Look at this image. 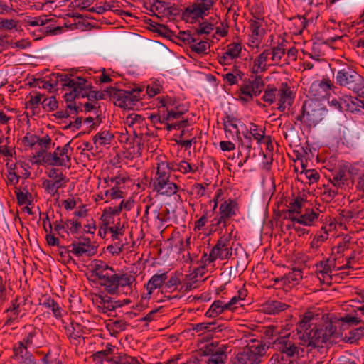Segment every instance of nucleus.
Masks as SVG:
<instances>
[{
	"label": "nucleus",
	"instance_id": "1",
	"mask_svg": "<svg viewBox=\"0 0 364 364\" xmlns=\"http://www.w3.org/2000/svg\"><path fill=\"white\" fill-rule=\"evenodd\" d=\"M314 314L311 311L305 313L296 326V331L299 345L308 348L307 352H311L314 349L318 351L324 347V344L331 341L332 338H338L337 328L340 322L346 324H358L362 321L359 317L352 315H346L340 319H328V317H322V322L311 328Z\"/></svg>",
	"mask_w": 364,
	"mask_h": 364
},
{
	"label": "nucleus",
	"instance_id": "2",
	"mask_svg": "<svg viewBox=\"0 0 364 364\" xmlns=\"http://www.w3.org/2000/svg\"><path fill=\"white\" fill-rule=\"evenodd\" d=\"M92 273L99 279L100 285L112 295L130 294L136 281L135 277L130 273L117 274L112 267L102 261L95 263Z\"/></svg>",
	"mask_w": 364,
	"mask_h": 364
},
{
	"label": "nucleus",
	"instance_id": "3",
	"mask_svg": "<svg viewBox=\"0 0 364 364\" xmlns=\"http://www.w3.org/2000/svg\"><path fill=\"white\" fill-rule=\"evenodd\" d=\"M336 83L353 90L359 95H364V79L353 67L345 65L336 74Z\"/></svg>",
	"mask_w": 364,
	"mask_h": 364
},
{
	"label": "nucleus",
	"instance_id": "4",
	"mask_svg": "<svg viewBox=\"0 0 364 364\" xmlns=\"http://www.w3.org/2000/svg\"><path fill=\"white\" fill-rule=\"evenodd\" d=\"M141 89L136 88L130 91L109 87V97L114 105L123 109H131L141 97Z\"/></svg>",
	"mask_w": 364,
	"mask_h": 364
},
{
	"label": "nucleus",
	"instance_id": "5",
	"mask_svg": "<svg viewBox=\"0 0 364 364\" xmlns=\"http://www.w3.org/2000/svg\"><path fill=\"white\" fill-rule=\"evenodd\" d=\"M170 172L162 168L157 164V171L154 180V190L161 195L171 196L177 193L178 186L173 182L170 181Z\"/></svg>",
	"mask_w": 364,
	"mask_h": 364
},
{
	"label": "nucleus",
	"instance_id": "6",
	"mask_svg": "<svg viewBox=\"0 0 364 364\" xmlns=\"http://www.w3.org/2000/svg\"><path fill=\"white\" fill-rule=\"evenodd\" d=\"M232 231L233 230L232 229L228 235H224L218 239L217 243L212 248L206 261L211 263L218 258L227 259L231 257L232 250L230 247V242L232 239Z\"/></svg>",
	"mask_w": 364,
	"mask_h": 364
},
{
	"label": "nucleus",
	"instance_id": "7",
	"mask_svg": "<svg viewBox=\"0 0 364 364\" xmlns=\"http://www.w3.org/2000/svg\"><path fill=\"white\" fill-rule=\"evenodd\" d=\"M264 86V82L259 76H256L252 80L245 81L244 85L240 89V100L245 102H250L253 97L257 96L262 92Z\"/></svg>",
	"mask_w": 364,
	"mask_h": 364
},
{
	"label": "nucleus",
	"instance_id": "8",
	"mask_svg": "<svg viewBox=\"0 0 364 364\" xmlns=\"http://www.w3.org/2000/svg\"><path fill=\"white\" fill-rule=\"evenodd\" d=\"M266 346L256 339H251L244 349L243 354L250 364H259L266 353Z\"/></svg>",
	"mask_w": 364,
	"mask_h": 364
},
{
	"label": "nucleus",
	"instance_id": "9",
	"mask_svg": "<svg viewBox=\"0 0 364 364\" xmlns=\"http://www.w3.org/2000/svg\"><path fill=\"white\" fill-rule=\"evenodd\" d=\"M213 8V1L210 0H196L186 8L183 16L191 17L193 19L203 18Z\"/></svg>",
	"mask_w": 364,
	"mask_h": 364
},
{
	"label": "nucleus",
	"instance_id": "10",
	"mask_svg": "<svg viewBox=\"0 0 364 364\" xmlns=\"http://www.w3.org/2000/svg\"><path fill=\"white\" fill-rule=\"evenodd\" d=\"M303 112L306 113L304 122L309 125H316L322 119V108L316 100H306L303 105Z\"/></svg>",
	"mask_w": 364,
	"mask_h": 364
},
{
	"label": "nucleus",
	"instance_id": "11",
	"mask_svg": "<svg viewBox=\"0 0 364 364\" xmlns=\"http://www.w3.org/2000/svg\"><path fill=\"white\" fill-rule=\"evenodd\" d=\"M68 252L81 257L83 255L91 256L96 253V247L92 245L90 239L80 237L77 241H73L69 246Z\"/></svg>",
	"mask_w": 364,
	"mask_h": 364
},
{
	"label": "nucleus",
	"instance_id": "12",
	"mask_svg": "<svg viewBox=\"0 0 364 364\" xmlns=\"http://www.w3.org/2000/svg\"><path fill=\"white\" fill-rule=\"evenodd\" d=\"M83 78L75 77L72 80H69L67 84H63L62 88L65 91L63 95L66 102H75V99L81 97Z\"/></svg>",
	"mask_w": 364,
	"mask_h": 364
},
{
	"label": "nucleus",
	"instance_id": "13",
	"mask_svg": "<svg viewBox=\"0 0 364 364\" xmlns=\"http://www.w3.org/2000/svg\"><path fill=\"white\" fill-rule=\"evenodd\" d=\"M158 164L161 166L162 168H164L166 171H179L183 174H186L188 173H194L196 172L198 168L195 165H191L188 162L182 160L179 162L172 161V162H166L161 161L158 163Z\"/></svg>",
	"mask_w": 364,
	"mask_h": 364
},
{
	"label": "nucleus",
	"instance_id": "14",
	"mask_svg": "<svg viewBox=\"0 0 364 364\" xmlns=\"http://www.w3.org/2000/svg\"><path fill=\"white\" fill-rule=\"evenodd\" d=\"M82 85V84L80 85ZM92 86L90 82H88L86 79L83 78L82 80V97H86L89 101L100 100L105 99L109 95V87L102 91H95L92 90Z\"/></svg>",
	"mask_w": 364,
	"mask_h": 364
},
{
	"label": "nucleus",
	"instance_id": "15",
	"mask_svg": "<svg viewBox=\"0 0 364 364\" xmlns=\"http://www.w3.org/2000/svg\"><path fill=\"white\" fill-rule=\"evenodd\" d=\"M279 95L278 109L281 112H284L287 107H290L292 105L294 96L287 83L282 85V87L279 90Z\"/></svg>",
	"mask_w": 364,
	"mask_h": 364
},
{
	"label": "nucleus",
	"instance_id": "16",
	"mask_svg": "<svg viewBox=\"0 0 364 364\" xmlns=\"http://www.w3.org/2000/svg\"><path fill=\"white\" fill-rule=\"evenodd\" d=\"M305 200L300 196L292 199L289 204L288 209L285 211V218L295 222L296 218L301 213Z\"/></svg>",
	"mask_w": 364,
	"mask_h": 364
},
{
	"label": "nucleus",
	"instance_id": "17",
	"mask_svg": "<svg viewBox=\"0 0 364 364\" xmlns=\"http://www.w3.org/2000/svg\"><path fill=\"white\" fill-rule=\"evenodd\" d=\"M27 347L28 346H26L24 342H18V346L14 348V355L21 363L36 364L35 359L33 355L27 350Z\"/></svg>",
	"mask_w": 364,
	"mask_h": 364
},
{
	"label": "nucleus",
	"instance_id": "18",
	"mask_svg": "<svg viewBox=\"0 0 364 364\" xmlns=\"http://www.w3.org/2000/svg\"><path fill=\"white\" fill-rule=\"evenodd\" d=\"M275 343L282 345L281 351L289 358L299 354V348L294 343L291 341L289 337L284 336L277 338Z\"/></svg>",
	"mask_w": 364,
	"mask_h": 364
},
{
	"label": "nucleus",
	"instance_id": "19",
	"mask_svg": "<svg viewBox=\"0 0 364 364\" xmlns=\"http://www.w3.org/2000/svg\"><path fill=\"white\" fill-rule=\"evenodd\" d=\"M167 272L153 275L145 285L148 295H151L154 290L161 288L167 279Z\"/></svg>",
	"mask_w": 364,
	"mask_h": 364
},
{
	"label": "nucleus",
	"instance_id": "20",
	"mask_svg": "<svg viewBox=\"0 0 364 364\" xmlns=\"http://www.w3.org/2000/svg\"><path fill=\"white\" fill-rule=\"evenodd\" d=\"M237 210V203L235 200L228 199L220 205L219 213L228 220L232 216L236 215Z\"/></svg>",
	"mask_w": 364,
	"mask_h": 364
},
{
	"label": "nucleus",
	"instance_id": "21",
	"mask_svg": "<svg viewBox=\"0 0 364 364\" xmlns=\"http://www.w3.org/2000/svg\"><path fill=\"white\" fill-rule=\"evenodd\" d=\"M289 305L276 300H271L265 302L262 305V311L267 314H277L285 311L289 308Z\"/></svg>",
	"mask_w": 364,
	"mask_h": 364
},
{
	"label": "nucleus",
	"instance_id": "22",
	"mask_svg": "<svg viewBox=\"0 0 364 364\" xmlns=\"http://www.w3.org/2000/svg\"><path fill=\"white\" fill-rule=\"evenodd\" d=\"M344 106L345 111L364 114V102L357 97L346 96V105Z\"/></svg>",
	"mask_w": 364,
	"mask_h": 364
},
{
	"label": "nucleus",
	"instance_id": "23",
	"mask_svg": "<svg viewBox=\"0 0 364 364\" xmlns=\"http://www.w3.org/2000/svg\"><path fill=\"white\" fill-rule=\"evenodd\" d=\"M318 216L319 213L314 209H306L304 213L299 215L295 222L304 225L311 226L318 219Z\"/></svg>",
	"mask_w": 364,
	"mask_h": 364
},
{
	"label": "nucleus",
	"instance_id": "24",
	"mask_svg": "<svg viewBox=\"0 0 364 364\" xmlns=\"http://www.w3.org/2000/svg\"><path fill=\"white\" fill-rule=\"evenodd\" d=\"M23 342L28 346H36V347H41L43 343V333L39 329L33 328L28 333Z\"/></svg>",
	"mask_w": 364,
	"mask_h": 364
},
{
	"label": "nucleus",
	"instance_id": "25",
	"mask_svg": "<svg viewBox=\"0 0 364 364\" xmlns=\"http://www.w3.org/2000/svg\"><path fill=\"white\" fill-rule=\"evenodd\" d=\"M331 183L334 186L342 188L348 181V174L346 173L343 165L340 166L338 169L335 171L332 174Z\"/></svg>",
	"mask_w": 364,
	"mask_h": 364
},
{
	"label": "nucleus",
	"instance_id": "26",
	"mask_svg": "<svg viewBox=\"0 0 364 364\" xmlns=\"http://www.w3.org/2000/svg\"><path fill=\"white\" fill-rule=\"evenodd\" d=\"M167 3L165 1H162L160 0H149V2H145L144 6L146 9L150 11V14L157 16L156 14L158 12L159 14L164 13L166 10V6Z\"/></svg>",
	"mask_w": 364,
	"mask_h": 364
},
{
	"label": "nucleus",
	"instance_id": "27",
	"mask_svg": "<svg viewBox=\"0 0 364 364\" xmlns=\"http://www.w3.org/2000/svg\"><path fill=\"white\" fill-rule=\"evenodd\" d=\"M250 29L251 30L252 34L250 36V41L252 43H255L258 41L259 37L262 34V30L261 26L262 24V20L260 18H255L254 20H250Z\"/></svg>",
	"mask_w": 364,
	"mask_h": 364
},
{
	"label": "nucleus",
	"instance_id": "28",
	"mask_svg": "<svg viewBox=\"0 0 364 364\" xmlns=\"http://www.w3.org/2000/svg\"><path fill=\"white\" fill-rule=\"evenodd\" d=\"M47 176L50 178L52 182L58 183V186L63 187L68 181L66 176L59 169L51 168L47 172Z\"/></svg>",
	"mask_w": 364,
	"mask_h": 364
},
{
	"label": "nucleus",
	"instance_id": "29",
	"mask_svg": "<svg viewBox=\"0 0 364 364\" xmlns=\"http://www.w3.org/2000/svg\"><path fill=\"white\" fill-rule=\"evenodd\" d=\"M99 299H100L99 307L101 309L103 313L114 311L117 306L114 304L119 302L114 301L111 297L103 294L99 295Z\"/></svg>",
	"mask_w": 364,
	"mask_h": 364
},
{
	"label": "nucleus",
	"instance_id": "30",
	"mask_svg": "<svg viewBox=\"0 0 364 364\" xmlns=\"http://www.w3.org/2000/svg\"><path fill=\"white\" fill-rule=\"evenodd\" d=\"M225 306V304L224 301L220 300L215 301L205 313V316L210 318H213L218 316L223 311L228 310Z\"/></svg>",
	"mask_w": 364,
	"mask_h": 364
},
{
	"label": "nucleus",
	"instance_id": "31",
	"mask_svg": "<svg viewBox=\"0 0 364 364\" xmlns=\"http://www.w3.org/2000/svg\"><path fill=\"white\" fill-rule=\"evenodd\" d=\"M40 304L52 311L54 316L59 318L62 316L61 308L59 304L50 297L46 298Z\"/></svg>",
	"mask_w": 364,
	"mask_h": 364
},
{
	"label": "nucleus",
	"instance_id": "32",
	"mask_svg": "<svg viewBox=\"0 0 364 364\" xmlns=\"http://www.w3.org/2000/svg\"><path fill=\"white\" fill-rule=\"evenodd\" d=\"M113 139V135L108 131H103L97 133L93 137L94 144L99 146L109 144Z\"/></svg>",
	"mask_w": 364,
	"mask_h": 364
},
{
	"label": "nucleus",
	"instance_id": "33",
	"mask_svg": "<svg viewBox=\"0 0 364 364\" xmlns=\"http://www.w3.org/2000/svg\"><path fill=\"white\" fill-rule=\"evenodd\" d=\"M242 47L240 43H233L228 46L227 50L224 53L223 58L232 60L238 58L241 53Z\"/></svg>",
	"mask_w": 364,
	"mask_h": 364
},
{
	"label": "nucleus",
	"instance_id": "34",
	"mask_svg": "<svg viewBox=\"0 0 364 364\" xmlns=\"http://www.w3.org/2000/svg\"><path fill=\"white\" fill-rule=\"evenodd\" d=\"M6 313L8 314V318L5 325H11L12 322L16 319L19 315V304H18L17 299L12 301L11 306L7 309Z\"/></svg>",
	"mask_w": 364,
	"mask_h": 364
},
{
	"label": "nucleus",
	"instance_id": "35",
	"mask_svg": "<svg viewBox=\"0 0 364 364\" xmlns=\"http://www.w3.org/2000/svg\"><path fill=\"white\" fill-rule=\"evenodd\" d=\"M57 150L58 151V155L60 157L63 159V162L65 165L63 166L70 168V153L69 151H72V148L70 147V143L68 142L65 144L63 147L58 146Z\"/></svg>",
	"mask_w": 364,
	"mask_h": 364
},
{
	"label": "nucleus",
	"instance_id": "36",
	"mask_svg": "<svg viewBox=\"0 0 364 364\" xmlns=\"http://www.w3.org/2000/svg\"><path fill=\"white\" fill-rule=\"evenodd\" d=\"M364 336V326H360L355 329L350 330L348 336H345V340L349 343H355Z\"/></svg>",
	"mask_w": 364,
	"mask_h": 364
},
{
	"label": "nucleus",
	"instance_id": "37",
	"mask_svg": "<svg viewBox=\"0 0 364 364\" xmlns=\"http://www.w3.org/2000/svg\"><path fill=\"white\" fill-rule=\"evenodd\" d=\"M335 267V259L330 260L326 259L321 261L316 264V272H323L324 274H331V269Z\"/></svg>",
	"mask_w": 364,
	"mask_h": 364
},
{
	"label": "nucleus",
	"instance_id": "38",
	"mask_svg": "<svg viewBox=\"0 0 364 364\" xmlns=\"http://www.w3.org/2000/svg\"><path fill=\"white\" fill-rule=\"evenodd\" d=\"M321 86L318 84L317 81L312 83L311 85L309 93V95L314 98V100H316L318 102L319 100L326 97L324 92L321 89Z\"/></svg>",
	"mask_w": 364,
	"mask_h": 364
},
{
	"label": "nucleus",
	"instance_id": "39",
	"mask_svg": "<svg viewBox=\"0 0 364 364\" xmlns=\"http://www.w3.org/2000/svg\"><path fill=\"white\" fill-rule=\"evenodd\" d=\"M269 50L272 61L275 64L279 63L285 53V48L282 46L279 45Z\"/></svg>",
	"mask_w": 364,
	"mask_h": 364
},
{
	"label": "nucleus",
	"instance_id": "40",
	"mask_svg": "<svg viewBox=\"0 0 364 364\" xmlns=\"http://www.w3.org/2000/svg\"><path fill=\"white\" fill-rule=\"evenodd\" d=\"M189 47L192 51L200 55L206 54L208 53V50L210 48L208 43L202 41L198 43L196 41V43H192Z\"/></svg>",
	"mask_w": 364,
	"mask_h": 364
},
{
	"label": "nucleus",
	"instance_id": "41",
	"mask_svg": "<svg viewBox=\"0 0 364 364\" xmlns=\"http://www.w3.org/2000/svg\"><path fill=\"white\" fill-rule=\"evenodd\" d=\"M246 293L245 291L240 290L237 296H234L228 302H225L228 310L233 311L236 308V304L245 299Z\"/></svg>",
	"mask_w": 364,
	"mask_h": 364
},
{
	"label": "nucleus",
	"instance_id": "42",
	"mask_svg": "<svg viewBox=\"0 0 364 364\" xmlns=\"http://www.w3.org/2000/svg\"><path fill=\"white\" fill-rule=\"evenodd\" d=\"M270 55L269 50H264L261 54L259 55L257 58L254 61V66H257L258 68H262L263 70H265L266 62Z\"/></svg>",
	"mask_w": 364,
	"mask_h": 364
},
{
	"label": "nucleus",
	"instance_id": "43",
	"mask_svg": "<svg viewBox=\"0 0 364 364\" xmlns=\"http://www.w3.org/2000/svg\"><path fill=\"white\" fill-rule=\"evenodd\" d=\"M144 119L139 114L136 113H132L129 114L125 119V123L129 127H133L134 125L143 124Z\"/></svg>",
	"mask_w": 364,
	"mask_h": 364
},
{
	"label": "nucleus",
	"instance_id": "44",
	"mask_svg": "<svg viewBox=\"0 0 364 364\" xmlns=\"http://www.w3.org/2000/svg\"><path fill=\"white\" fill-rule=\"evenodd\" d=\"M227 119L224 122V129L225 132L239 133L237 125L236 124V119L234 117H227Z\"/></svg>",
	"mask_w": 364,
	"mask_h": 364
},
{
	"label": "nucleus",
	"instance_id": "45",
	"mask_svg": "<svg viewBox=\"0 0 364 364\" xmlns=\"http://www.w3.org/2000/svg\"><path fill=\"white\" fill-rule=\"evenodd\" d=\"M42 185L46 191L51 196H54L55 193H57L58 189L60 188L58 186V183L52 182L49 179H45L43 181Z\"/></svg>",
	"mask_w": 364,
	"mask_h": 364
},
{
	"label": "nucleus",
	"instance_id": "46",
	"mask_svg": "<svg viewBox=\"0 0 364 364\" xmlns=\"http://www.w3.org/2000/svg\"><path fill=\"white\" fill-rule=\"evenodd\" d=\"M226 359V355L221 351H217L211 354L209 357L208 364H224V360Z\"/></svg>",
	"mask_w": 364,
	"mask_h": 364
},
{
	"label": "nucleus",
	"instance_id": "47",
	"mask_svg": "<svg viewBox=\"0 0 364 364\" xmlns=\"http://www.w3.org/2000/svg\"><path fill=\"white\" fill-rule=\"evenodd\" d=\"M15 193L18 200V203L20 205L27 204L29 202L28 198L31 197V194L26 191L25 192L20 190L18 188H15Z\"/></svg>",
	"mask_w": 364,
	"mask_h": 364
},
{
	"label": "nucleus",
	"instance_id": "48",
	"mask_svg": "<svg viewBox=\"0 0 364 364\" xmlns=\"http://www.w3.org/2000/svg\"><path fill=\"white\" fill-rule=\"evenodd\" d=\"M53 157L51 153H47L43 156V158L41 159V163L43 162L53 166H63V165H65V163L63 161V160H58L56 158Z\"/></svg>",
	"mask_w": 364,
	"mask_h": 364
},
{
	"label": "nucleus",
	"instance_id": "49",
	"mask_svg": "<svg viewBox=\"0 0 364 364\" xmlns=\"http://www.w3.org/2000/svg\"><path fill=\"white\" fill-rule=\"evenodd\" d=\"M301 279H302V272L299 269H293L285 277V280L288 283L298 282Z\"/></svg>",
	"mask_w": 364,
	"mask_h": 364
},
{
	"label": "nucleus",
	"instance_id": "50",
	"mask_svg": "<svg viewBox=\"0 0 364 364\" xmlns=\"http://www.w3.org/2000/svg\"><path fill=\"white\" fill-rule=\"evenodd\" d=\"M125 245L124 241L115 242L108 245L107 249L112 255H118L123 251Z\"/></svg>",
	"mask_w": 364,
	"mask_h": 364
},
{
	"label": "nucleus",
	"instance_id": "51",
	"mask_svg": "<svg viewBox=\"0 0 364 364\" xmlns=\"http://www.w3.org/2000/svg\"><path fill=\"white\" fill-rule=\"evenodd\" d=\"M277 91V88L272 87L270 85H268L262 97L263 100L269 104H272L275 101Z\"/></svg>",
	"mask_w": 364,
	"mask_h": 364
},
{
	"label": "nucleus",
	"instance_id": "52",
	"mask_svg": "<svg viewBox=\"0 0 364 364\" xmlns=\"http://www.w3.org/2000/svg\"><path fill=\"white\" fill-rule=\"evenodd\" d=\"M108 230L112 233L111 238L112 243L115 242L123 241L122 237L124 236V231L122 230V228L117 226L109 227Z\"/></svg>",
	"mask_w": 364,
	"mask_h": 364
},
{
	"label": "nucleus",
	"instance_id": "53",
	"mask_svg": "<svg viewBox=\"0 0 364 364\" xmlns=\"http://www.w3.org/2000/svg\"><path fill=\"white\" fill-rule=\"evenodd\" d=\"M250 134L258 143H260L264 138V130L259 129L258 126L255 124L250 125Z\"/></svg>",
	"mask_w": 364,
	"mask_h": 364
},
{
	"label": "nucleus",
	"instance_id": "54",
	"mask_svg": "<svg viewBox=\"0 0 364 364\" xmlns=\"http://www.w3.org/2000/svg\"><path fill=\"white\" fill-rule=\"evenodd\" d=\"M38 141V136L36 134H31L29 133L26 134V135L23 139L24 146L31 149L37 146Z\"/></svg>",
	"mask_w": 364,
	"mask_h": 364
},
{
	"label": "nucleus",
	"instance_id": "55",
	"mask_svg": "<svg viewBox=\"0 0 364 364\" xmlns=\"http://www.w3.org/2000/svg\"><path fill=\"white\" fill-rule=\"evenodd\" d=\"M205 186L202 183H195L192 186L190 193L194 195L196 198H200L205 195Z\"/></svg>",
	"mask_w": 364,
	"mask_h": 364
},
{
	"label": "nucleus",
	"instance_id": "56",
	"mask_svg": "<svg viewBox=\"0 0 364 364\" xmlns=\"http://www.w3.org/2000/svg\"><path fill=\"white\" fill-rule=\"evenodd\" d=\"M42 105L43 108H48L49 111H53L58 108V101L54 96L44 99Z\"/></svg>",
	"mask_w": 364,
	"mask_h": 364
},
{
	"label": "nucleus",
	"instance_id": "57",
	"mask_svg": "<svg viewBox=\"0 0 364 364\" xmlns=\"http://www.w3.org/2000/svg\"><path fill=\"white\" fill-rule=\"evenodd\" d=\"M329 105L340 112H344L345 106L343 105H346V96L338 99H333L329 102Z\"/></svg>",
	"mask_w": 364,
	"mask_h": 364
},
{
	"label": "nucleus",
	"instance_id": "58",
	"mask_svg": "<svg viewBox=\"0 0 364 364\" xmlns=\"http://www.w3.org/2000/svg\"><path fill=\"white\" fill-rule=\"evenodd\" d=\"M178 38L184 43L188 44L190 46L198 41L191 34L189 31L180 32L178 34Z\"/></svg>",
	"mask_w": 364,
	"mask_h": 364
},
{
	"label": "nucleus",
	"instance_id": "59",
	"mask_svg": "<svg viewBox=\"0 0 364 364\" xmlns=\"http://www.w3.org/2000/svg\"><path fill=\"white\" fill-rule=\"evenodd\" d=\"M317 82L321 87V89L324 92L326 96L329 94L330 90L335 88V86L328 78L323 79L321 81H317Z\"/></svg>",
	"mask_w": 364,
	"mask_h": 364
},
{
	"label": "nucleus",
	"instance_id": "60",
	"mask_svg": "<svg viewBox=\"0 0 364 364\" xmlns=\"http://www.w3.org/2000/svg\"><path fill=\"white\" fill-rule=\"evenodd\" d=\"M213 24L208 22H203L200 23L198 28L196 30V33L198 35L209 34L212 31H213Z\"/></svg>",
	"mask_w": 364,
	"mask_h": 364
},
{
	"label": "nucleus",
	"instance_id": "61",
	"mask_svg": "<svg viewBox=\"0 0 364 364\" xmlns=\"http://www.w3.org/2000/svg\"><path fill=\"white\" fill-rule=\"evenodd\" d=\"M166 129L168 131H171L172 129H180L181 128H185L188 127V119H183L175 123H168V122H166Z\"/></svg>",
	"mask_w": 364,
	"mask_h": 364
},
{
	"label": "nucleus",
	"instance_id": "62",
	"mask_svg": "<svg viewBox=\"0 0 364 364\" xmlns=\"http://www.w3.org/2000/svg\"><path fill=\"white\" fill-rule=\"evenodd\" d=\"M105 196H110L112 199L122 198H123V192L121 191L117 186H113L109 190H107L105 193Z\"/></svg>",
	"mask_w": 364,
	"mask_h": 364
},
{
	"label": "nucleus",
	"instance_id": "63",
	"mask_svg": "<svg viewBox=\"0 0 364 364\" xmlns=\"http://www.w3.org/2000/svg\"><path fill=\"white\" fill-rule=\"evenodd\" d=\"M213 325V323H200L198 324H195L193 326V330L195 331L196 332H202L205 330L211 331L213 330V328L212 327Z\"/></svg>",
	"mask_w": 364,
	"mask_h": 364
},
{
	"label": "nucleus",
	"instance_id": "64",
	"mask_svg": "<svg viewBox=\"0 0 364 364\" xmlns=\"http://www.w3.org/2000/svg\"><path fill=\"white\" fill-rule=\"evenodd\" d=\"M306 177L309 180V183L316 182L319 179V174L317 171L314 169L311 170H303Z\"/></svg>",
	"mask_w": 364,
	"mask_h": 364
}]
</instances>
